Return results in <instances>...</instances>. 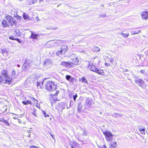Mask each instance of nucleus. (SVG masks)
I'll return each mask as SVG.
<instances>
[{
    "label": "nucleus",
    "mask_w": 148,
    "mask_h": 148,
    "mask_svg": "<svg viewBox=\"0 0 148 148\" xmlns=\"http://www.w3.org/2000/svg\"><path fill=\"white\" fill-rule=\"evenodd\" d=\"M61 51H59L58 52H57L56 54L58 55V53H60L61 54H62L63 53H65L67 49V46L66 45H62L61 47Z\"/></svg>",
    "instance_id": "obj_7"
},
{
    "label": "nucleus",
    "mask_w": 148,
    "mask_h": 148,
    "mask_svg": "<svg viewBox=\"0 0 148 148\" xmlns=\"http://www.w3.org/2000/svg\"><path fill=\"white\" fill-rule=\"evenodd\" d=\"M71 147H72V148H73V146H71Z\"/></svg>",
    "instance_id": "obj_60"
},
{
    "label": "nucleus",
    "mask_w": 148,
    "mask_h": 148,
    "mask_svg": "<svg viewBox=\"0 0 148 148\" xmlns=\"http://www.w3.org/2000/svg\"><path fill=\"white\" fill-rule=\"evenodd\" d=\"M29 136H30V135H28V136H29Z\"/></svg>",
    "instance_id": "obj_61"
},
{
    "label": "nucleus",
    "mask_w": 148,
    "mask_h": 148,
    "mask_svg": "<svg viewBox=\"0 0 148 148\" xmlns=\"http://www.w3.org/2000/svg\"><path fill=\"white\" fill-rule=\"evenodd\" d=\"M112 62V61H110V62Z\"/></svg>",
    "instance_id": "obj_63"
},
{
    "label": "nucleus",
    "mask_w": 148,
    "mask_h": 148,
    "mask_svg": "<svg viewBox=\"0 0 148 148\" xmlns=\"http://www.w3.org/2000/svg\"><path fill=\"white\" fill-rule=\"evenodd\" d=\"M42 114L45 116V117H49V115L47 114L46 113H45V111H43L42 112Z\"/></svg>",
    "instance_id": "obj_31"
},
{
    "label": "nucleus",
    "mask_w": 148,
    "mask_h": 148,
    "mask_svg": "<svg viewBox=\"0 0 148 148\" xmlns=\"http://www.w3.org/2000/svg\"><path fill=\"white\" fill-rule=\"evenodd\" d=\"M77 97V94H76L75 95H73V99L75 101L76 99V98Z\"/></svg>",
    "instance_id": "obj_37"
},
{
    "label": "nucleus",
    "mask_w": 148,
    "mask_h": 148,
    "mask_svg": "<svg viewBox=\"0 0 148 148\" xmlns=\"http://www.w3.org/2000/svg\"><path fill=\"white\" fill-rule=\"evenodd\" d=\"M4 123L7 126H8L9 125V123L7 121L5 120H3Z\"/></svg>",
    "instance_id": "obj_34"
},
{
    "label": "nucleus",
    "mask_w": 148,
    "mask_h": 148,
    "mask_svg": "<svg viewBox=\"0 0 148 148\" xmlns=\"http://www.w3.org/2000/svg\"><path fill=\"white\" fill-rule=\"evenodd\" d=\"M29 148H40L37 147L35 146H29Z\"/></svg>",
    "instance_id": "obj_38"
},
{
    "label": "nucleus",
    "mask_w": 148,
    "mask_h": 148,
    "mask_svg": "<svg viewBox=\"0 0 148 148\" xmlns=\"http://www.w3.org/2000/svg\"><path fill=\"white\" fill-rule=\"evenodd\" d=\"M23 17L25 20H29L30 19L29 17L28 14L24 13L23 15Z\"/></svg>",
    "instance_id": "obj_19"
},
{
    "label": "nucleus",
    "mask_w": 148,
    "mask_h": 148,
    "mask_svg": "<svg viewBox=\"0 0 148 148\" xmlns=\"http://www.w3.org/2000/svg\"><path fill=\"white\" fill-rule=\"evenodd\" d=\"M145 71L144 70H141L140 72L142 73H144Z\"/></svg>",
    "instance_id": "obj_48"
},
{
    "label": "nucleus",
    "mask_w": 148,
    "mask_h": 148,
    "mask_svg": "<svg viewBox=\"0 0 148 148\" xmlns=\"http://www.w3.org/2000/svg\"><path fill=\"white\" fill-rule=\"evenodd\" d=\"M17 66H18V67H20V65L19 64Z\"/></svg>",
    "instance_id": "obj_58"
},
{
    "label": "nucleus",
    "mask_w": 148,
    "mask_h": 148,
    "mask_svg": "<svg viewBox=\"0 0 148 148\" xmlns=\"http://www.w3.org/2000/svg\"><path fill=\"white\" fill-rule=\"evenodd\" d=\"M140 31V30H137L136 31H131V32L132 35H134L138 33Z\"/></svg>",
    "instance_id": "obj_28"
},
{
    "label": "nucleus",
    "mask_w": 148,
    "mask_h": 148,
    "mask_svg": "<svg viewBox=\"0 0 148 148\" xmlns=\"http://www.w3.org/2000/svg\"><path fill=\"white\" fill-rule=\"evenodd\" d=\"M15 35L16 36H21V32H20V31L19 29H16L15 31Z\"/></svg>",
    "instance_id": "obj_21"
},
{
    "label": "nucleus",
    "mask_w": 148,
    "mask_h": 148,
    "mask_svg": "<svg viewBox=\"0 0 148 148\" xmlns=\"http://www.w3.org/2000/svg\"><path fill=\"white\" fill-rule=\"evenodd\" d=\"M119 34L122 35L123 37H124L127 38L128 36H129V33H127L126 34L123 33H119Z\"/></svg>",
    "instance_id": "obj_24"
},
{
    "label": "nucleus",
    "mask_w": 148,
    "mask_h": 148,
    "mask_svg": "<svg viewBox=\"0 0 148 148\" xmlns=\"http://www.w3.org/2000/svg\"><path fill=\"white\" fill-rule=\"evenodd\" d=\"M84 107V105L83 104H82L81 103H79L78 104V112H80L82 111V108H83Z\"/></svg>",
    "instance_id": "obj_14"
},
{
    "label": "nucleus",
    "mask_w": 148,
    "mask_h": 148,
    "mask_svg": "<svg viewBox=\"0 0 148 148\" xmlns=\"http://www.w3.org/2000/svg\"><path fill=\"white\" fill-rule=\"evenodd\" d=\"M93 51H99L100 50L99 48L97 47H94L92 49Z\"/></svg>",
    "instance_id": "obj_27"
},
{
    "label": "nucleus",
    "mask_w": 148,
    "mask_h": 148,
    "mask_svg": "<svg viewBox=\"0 0 148 148\" xmlns=\"http://www.w3.org/2000/svg\"><path fill=\"white\" fill-rule=\"evenodd\" d=\"M21 18V17L20 16H17V18L18 19H20Z\"/></svg>",
    "instance_id": "obj_49"
},
{
    "label": "nucleus",
    "mask_w": 148,
    "mask_h": 148,
    "mask_svg": "<svg viewBox=\"0 0 148 148\" xmlns=\"http://www.w3.org/2000/svg\"><path fill=\"white\" fill-rule=\"evenodd\" d=\"M11 76L14 78H17V76L16 75V72L15 70H13L11 74Z\"/></svg>",
    "instance_id": "obj_22"
},
{
    "label": "nucleus",
    "mask_w": 148,
    "mask_h": 148,
    "mask_svg": "<svg viewBox=\"0 0 148 148\" xmlns=\"http://www.w3.org/2000/svg\"><path fill=\"white\" fill-rule=\"evenodd\" d=\"M5 78V80H3V83L4 84H10L11 82V81L12 79V78L9 77L8 75L7 76V77H4Z\"/></svg>",
    "instance_id": "obj_8"
},
{
    "label": "nucleus",
    "mask_w": 148,
    "mask_h": 148,
    "mask_svg": "<svg viewBox=\"0 0 148 148\" xmlns=\"http://www.w3.org/2000/svg\"><path fill=\"white\" fill-rule=\"evenodd\" d=\"M84 134V135H86V131L85 130H83V133L82 134Z\"/></svg>",
    "instance_id": "obj_44"
},
{
    "label": "nucleus",
    "mask_w": 148,
    "mask_h": 148,
    "mask_svg": "<svg viewBox=\"0 0 148 148\" xmlns=\"http://www.w3.org/2000/svg\"><path fill=\"white\" fill-rule=\"evenodd\" d=\"M38 0H32L33 3H34L36 2Z\"/></svg>",
    "instance_id": "obj_47"
},
{
    "label": "nucleus",
    "mask_w": 148,
    "mask_h": 148,
    "mask_svg": "<svg viewBox=\"0 0 148 148\" xmlns=\"http://www.w3.org/2000/svg\"><path fill=\"white\" fill-rule=\"evenodd\" d=\"M94 103V102L93 101V100L90 98H88L86 100V105L85 106V108L86 107L87 108H90Z\"/></svg>",
    "instance_id": "obj_5"
},
{
    "label": "nucleus",
    "mask_w": 148,
    "mask_h": 148,
    "mask_svg": "<svg viewBox=\"0 0 148 148\" xmlns=\"http://www.w3.org/2000/svg\"><path fill=\"white\" fill-rule=\"evenodd\" d=\"M141 131H140V133L142 134H145V130H143Z\"/></svg>",
    "instance_id": "obj_41"
},
{
    "label": "nucleus",
    "mask_w": 148,
    "mask_h": 148,
    "mask_svg": "<svg viewBox=\"0 0 148 148\" xmlns=\"http://www.w3.org/2000/svg\"><path fill=\"white\" fill-rule=\"evenodd\" d=\"M18 122L20 123H22V121L21 120H18Z\"/></svg>",
    "instance_id": "obj_51"
},
{
    "label": "nucleus",
    "mask_w": 148,
    "mask_h": 148,
    "mask_svg": "<svg viewBox=\"0 0 148 148\" xmlns=\"http://www.w3.org/2000/svg\"><path fill=\"white\" fill-rule=\"evenodd\" d=\"M69 82H71V83H73V78H71L69 81Z\"/></svg>",
    "instance_id": "obj_42"
},
{
    "label": "nucleus",
    "mask_w": 148,
    "mask_h": 148,
    "mask_svg": "<svg viewBox=\"0 0 148 148\" xmlns=\"http://www.w3.org/2000/svg\"><path fill=\"white\" fill-rule=\"evenodd\" d=\"M3 81V77L1 76H0V84Z\"/></svg>",
    "instance_id": "obj_36"
},
{
    "label": "nucleus",
    "mask_w": 148,
    "mask_h": 148,
    "mask_svg": "<svg viewBox=\"0 0 148 148\" xmlns=\"http://www.w3.org/2000/svg\"><path fill=\"white\" fill-rule=\"evenodd\" d=\"M59 92V91L57 90L56 91V93H55V94H52V95H53V96H56L58 94Z\"/></svg>",
    "instance_id": "obj_32"
},
{
    "label": "nucleus",
    "mask_w": 148,
    "mask_h": 148,
    "mask_svg": "<svg viewBox=\"0 0 148 148\" xmlns=\"http://www.w3.org/2000/svg\"><path fill=\"white\" fill-rule=\"evenodd\" d=\"M36 19L37 20V21H38V20H39V18H38V17H36Z\"/></svg>",
    "instance_id": "obj_52"
},
{
    "label": "nucleus",
    "mask_w": 148,
    "mask_h": 148,
    "mask_svg": "<svg viewBox=\"0 0 148 148\" xmlns=\"http://www.w3.org/2000/svg\"><path fill=\"white\" fill-rule=\"evenodd\" d=\"M16 40L18 42L20 43H21V42L20 41V40L19 39H16V40Z\"/></svg>",
    "instance_id": "obj_46"
},
{
    "label": "nucleus",
    "mask_w": 148,
    "mask_h": 148,
    "mask_svg": "<svg viewBox=\"0 0 148 148\" xmlns=\"http://www.w3.org/2000/svg\"><path fill=\"white\" fill-rule=\"evenodd\" d=\"M56 87V85L55 84L54 82L51 81H48L46 85V89L50 91L55 90Z\"/></svg>",
    "instance_id": "obj_1"
},
{
    "label": "nucleus",
    "mask_w": 148,
    "mask_h": 148,
    "mask_svg": "<svg viewBox=\"0 0 148 148\" xmlns=\"http://www.w3.org/2000/svg\"><path fill=\"white\" fill-rule=\"evenodd\" d=\"M116 145V142L113 141L109 144L110 148H115Z\"/></svg>",
    "instance_id": "obj_18"
},
{
    "label": "nucleus",
    "mask_w": 148,
    "mask_h": 148,
    "mask_svg": "<svg viewBox=\"0 0 148 148\" xmlns=\"http://www.w3.org/2000/svg\"><path fill=\"white\" fill-rule=\"evenodd\" d=\"M5 18L9 23V25H10L12 26L16 24L15 21L14 20L13 18L11 16L9 15L7 16H6Z\"/></svg>",
    "instance_id": "obj_4"
},
{
    "label": "nucleus",
    "mask_w": 148,
    "mask_h": 148,
    "mask_svg": "<svg viewBox=\"0 0 148 148\" xmlns=\"http://www.w3.org/2000/svg\"><path fill=\"white\" fill-rule=\"evenodd\" d=\"M88 68L90 69V71L94 72H95L96 71V67L92 64H89L88 66Z\"/></svg>",
    "instance_id": "obj_13"
},
{
    "label": "nucleus",
    "mask_w": 148,
    "mask_h": 148,
    "mask_svg": "<svg viewBox=\"0 0 148 148\" xmlns=\"http://www.w3.org/2000/svg\"><path fill=\"white\" fill-rule=\"evenodd\" d=\"M100 148H107L105 145H104L103 146L99 147Z\"/></svg>",
    "instance_id": "obj_39"
},
{
    "label": "nucleus",
    "mask_w": 148,
    "mask_h": 148,
    "mask_svg": "<svg viewBox=\"0 0 148 148\" xmlns=\"http://www.w3.org/2000/svg\"><path fill=\"white\" fill-rule=\"evenodd\" d=\"M1 74L3 75L4 77H7L8 75V72L6 70H3Z\"/></svg>",
    "instance_id": "obj_20"
},
{
    "label": "nucleus",
    "mask_w": 148,
    "mask_h": 148,
    "mask_svg": "<svg viewBox=\"0 0 148 148\" xmlns=\"http://www.w3.org/2000/svg\"><path fill=\"white\" fill-rule=\"evenodd\" d=\"M81 81L85 83H86L87 82V81L86 80L85 78L84 77H82L81 79Z\"/></svg>",
    "instance_id": "obj_29"
},
{
    "label": "nucleus",
    "mask_w": 148,
    "mask_h": 148,
    "mask_svg": "<svg viewBox=\"0 0 148 148\" xmlns=\"http://www.w3.org/2000/svg\"><path fill=\"white\" fill-rule=\"evenodd\" d=\"M52 62L51 60L49 59H46L44 62V66H49L52 64Z\"/></svg>",
    "instance_id": "obj_11"
},
{
    "label": "nucleus",
    "mask_w": 148,
    "mask_h": 148,
    "mask_svg": "<svg viewBox=\"0 0 148 148\" xmlns=\"http://www.w3.org/2000/svg\"><path fill=\"white\" fill-rule=\"evenodd\" d=\"M134 81L136 83L138 84L141 87L143 86L144 81L142 79L139 78H137L134 80Z\"/></svg>",
    "instance_id": "obj_10"
},
{
    "label": "nucleus",
    "mask_w": 148,
    "mask_h": 148,
    "mask_svg": "<svg viewBox=\"0 0 148 148\" xmlns=\"http://www.w3.org/2000/svg\"><path fill=\"white\" fill-rule=\"evenodd\" d=\"M112 62V61H110V62Z\"/></svg>",
    "instance_id": "obj_62"
},
{
    "label": "nucleus",
    "mask_w": 148,
    "mask_h": 148,
    "mask_svg": "<svg viewBox=\"0 0 148 148\" xmlns=\"http://www.w3.org/2000/svg\"><path fill=\"white\" fill-rule=\"evenodd\" d=\"M22 103L24 105H27L28 104H32V102L30 101H24L22 102Z\"/></svg>",
    "instance_id": "obj_23"
},
{
    "label": "nucleus",
    "mask_w": 148,
    "mask_h": 148,
    "mask_svg": "<svg viewBox=\"0 0 148 148\" xmlns=\"http://www.w3.org/2000/svg\"><path fill=\"white\" fill-rule=\"evenodd\" d=\"M29 61V60H26L25 61V62L24 63V64L25 65H29V64L28 63V64H27V62H28V61Z\"/></svg>",
    "instance_id": "obj_43"
},
{
    "label": "nucleus",
    "mask_w": 148,
    "mask_h": 148,
    "mask_svg": "<svg viewBox=\"0 0 148 148\" xmlns=\"http://www.w3.org/2000/svg\"><path fill=\"white\" fill-rule=\"evenodd\" d=\"M145 130V128H139V130H140V132L142 130Z\"/></svg>",
    "instance_id": "obj_45"
},
{
    "label": "nucleus",
    "mask_w": 148,
    "mask_h": 148,
    "mask_svg": "<svg viewBox=\"0 0 148 148\" xmlns=\"http://www.w3.org/2000/svg\"><path fill=\"white\" fill-rule=\"evenodd\" d=\"M31 131L30 130H29L28 131V132H31Z\"/></svg>",
    "instance_id": "obj_59"
},
{
    "label": "nucleus",
    "mask_w": 148,
    "mask_h": 148,
    "mask_svg": "<svg viewBox=\"0 0 148 148\" xmlns=\"http://www.w3.org/2000/svg\"><path fill=\"white\" fill-rule=\"evenodd\" d=\"M9 39L12 40H15L16 39H14L13 36H10L9 37Z\"/></svg>",
    "instance_id": "obj_40"
},
{
    "label": "nucleus",
    "mask_w": 148,
    "mask_h": 148,
    "mask_svg": "<svg viewBox=\"0 0 148 148\" xmlns=\"http://www.w3.org/2000/svg\"><path fill=\"white\" fill-rule=\"evenodd\" d=\"M73 103V101H70V104L72 103Z\"/></svg>",
    "instance_id": "obj_53"
},
{
    "label": "nucleus",
    "mask_w": 148,
    "mask_h": 148,
    "mask_svg": "<svg viewBox=\"0 0 148 148\" xmlns=\"http://www.w3.org/2000/svg\"><path fill=\"white\" fill-rule=\"evenodd\" d=\"M106 14L105 13L103 14H101L100 15V17L102 18H104L106 16Z\"/></svg>",
    "instance_id": "obj_33"
},
{
    "label": "nucleus",
    "mask_w": 148,
    "mask_h": 148,
    "mask_svg": "<svg viewBox=\"0 0 148 148\" xmlns=\"http://www.w3.org/2000/svg\"><path fill=\"white\" fill-rule=\"evenodd\" d=\"M70 58L73 64H73L77 65L79 61L77 57L74 54H72L70 56Z\"/></svg>",
    "instance_id": "obj_3"
},
{
    "label": "nucleus",
    "mask_w": 148,
    "mask_h": 148,
    "mask_svg": "<svg viewBox=\"0 0 148 148\" xmlns=\"http://www.w3.org/2000/svg\"><path fill=\"white\" fill-rule=\"evenodd\" d=\"M32 114L36 117L37 116V113L35 112V111H34L33 112H32Z\"/></svg>",
    "instance_id": "obj_35"
},
{
    "label": "nucleus",
    "mask_w": 148,
    "mask_h": 148,
    "mask_svg": "<svg viewBox=\"0 0 148 148\" xmlns=\"http://www.w3.org/2000/svg\"><path fill=\"white\" fill-rule=\"evenodd\" d=\"M1 24L4 27H7L9 26V23L7 22V20H3L1 22Z\"/></svg>",
    "instance_id": "obj_15"
},
{
    "label": "nucleus",
    "mask_w": 148,
    "mask_h": 148,
    "mask_svg": "<svg viewBox=\"0 0 148 148\" xmlns=\"http://www.w3.org/2000/svg\"><path fill=\"white\" fill-rule=\"evenodd\" d=\"M31 32V35L29 38L33 39H37L38 37L39 36V34H36L32 31Z\"/></svg>",
    "instance_id": "obj_12"
},
{
    "label": "nucleus",
    "mask_w": 148,
    "mask_h": 148,
    "mask_svg": "<svg viewBox=\"0 0 148 148\" xmlns=\"http://www.w3.org/2000/svg\"><path fill=\"white\" fill-rule=\"evenodd\" d=\"M103 133L105 136L106 140L108 142L111 141L113 140V135L112 134L108 131L103 132Z\"/></svg>",
    "instance_id": "obj_2"
},
{
    "label": "nucleus",
    "mask_w": 148,
    "mask_h": 148,
    "mask_svg": "<svg viewBox=\"0 0 148 148\" xmlns=\"http://www.w3.org/2000/svg\"><path fill=\"white\" fill-rule=\"evenodd\" d=\"M72 78L71 77V76L68 75H66V79L68 81H69Z\"/></svg>",
    "instance_id": "obj_30"
},
{
    "label": "nucleus",
    "mask_w": 148,
    "mask_h": 148,
    "mask_svg": "<svg viewBox=\"0 0 148 148\" xmlns=\"http://www.w3.org/2000/svg\"><path fill=\"white\" fill-rule=\"evenodd\" d=\"M43 0H40V3L41 2H42L43 1Z\"/></svg>",
    "instance_id": "obj_54"
},
{
    "label": "nucleus",
    "mask_w": 148,
    "mask_h": 148,
    "mask_svg": "<svg viewBox=\"0 0 148 148\" xmlns=\"http://www.w3.org/2000/svg\"><path fill=\"white\" fill-rule=\"evenodd\" d=\"M112 115L115 117H121L122 116L121 114L119 113H114Z\"/></svg>",
    "instance_id": "obj_26"
},
{
    "label": "nucleus",
    "mask_w": 148,
    "mask_h": 148,
    "mask_svg": "<svg viewBox=\"0 0 148 148\" xmlns=\"http://www.w3.org/2000/svg\"><path fill=\"white\" fill-rule=\"evenodd\" d=\"M2 53L3 55L5 56H7L8 54V51L7 50L5 49L3 50H2Z\"/></svg>",
    "instance_id": "obj_25"
},
{
    "label": "nucleus",
    "mask_w": 148,
    "mask_h": 148,
    "mask_svg": "<svg viewBox=\"0 0 148 148\" xmlns=\"http://www.w3.org/2000/svg\"><path fill=\"white\" fill-rule=\"evenodd\" d=\"M31 99L32 100V101L34 102V105L36 106V107L38 108H40L39 106H38V105L37 101L33 97H32L31 98Z\"/></svg>",
    "instance_id": "obj_17"
},
{
    "label": "nucleus",
    "mask_w": 148,
    "mask_h": 148,
    "mask_svg": "<svg viewBox=\"0 0 148 148\" xmlns=\"http://www.w3.org/2000/svg\"><path fill=\"white\" fill-rule=\"evenodd\" d=\"M140 15L143 19L146 20L148 18V12H143L141 13Z\"/></svg>",
    "instance_id": "obj_9"
},
{
    "label": "nucleus",
    "mask_w": 148,
    "mask_h": 148,
    "mask_svg": "<svg viewBox=\"0 0 148 148\" xmlns=\"http://www.w3.org/2000/svg\"><path fill=\"white\" fill-rule=\"evenodd\" d=\"M60 64L67 68H70L73 66V64L72 62H62Z\"/></svg>",
    "instance_id": "obj_6"
},
{
    "label": "nucleus",
    "mask_w": 148,
    "mask_h": 148,
    "mask_svg": "<svg viewBox=\"0 0 148 148\" xmlns=\"http://www.w3.org/2000/svg\"><path fill=\"white\" fill-rule=\"evenodd\" d=\"M3 119L2 120L0 121L1 122H3L4 123Z\"/></svg>",
    "instance_id": "obj_57"
},
{
    "label": "nucleus",
    "mask_w": 148,
    "mask_h": 148,
    "mask_svg": "<svg viewBox=\"0 0 148 148\" xmlns=\"http://www.w3.org/2000/svg\"><path fill=\"white\" fill-rule=\"evenodd\" d=\"M95 72L101 75H103L104 74L103 70L98 69H97V68L96 69V71H95Z\"/></svg>",
    "instance_id": "obj_16"
},
{
    "label": "nucleus",
    "mask_w": 148,
    "mask_h": 148,
    "mask_svg": "<svg viewBox=\"0 0 148 148\" xmlns=\"http://www.w3.org/2000/svg\"><path fill=\"white\" fill-rule=\"evenodd\" d=\"M50 134V135L51 136L52 138H53L54 139V136H53V135L52 134Z\"/></svg>",
    "instance_id": "obj_50"
},
{
    "label": "nucleus",
    "mask_w": 148,
    "mask_h": 148,
    "mask_svg": "<svg viewBox=\"0 0 148 148\" xmlns=\"http://www.w3.org/2000/svg\"><path fill=\"white\" fill-rule=\"evenodd\" d=\"M108 64H107V63L105 64V65L106 66H108Z\"/></svg>",
    "instance_id": "obj_55"
},
{
    "label": "nucleus",
    "mask_w": 148,
    "mask_h": 148,
    "mask_svg": "<svg viewBox=\"0 0 148 148\" xmlns=\"http://www.w3.org/2000/svg\"><path fill=\"white\" fill-rule=\"evenodd\" d=\"M39 82H37V86H38V85H39Z\"/></svg>",
    "instance_id": "obj_56"
}]
</instances>
